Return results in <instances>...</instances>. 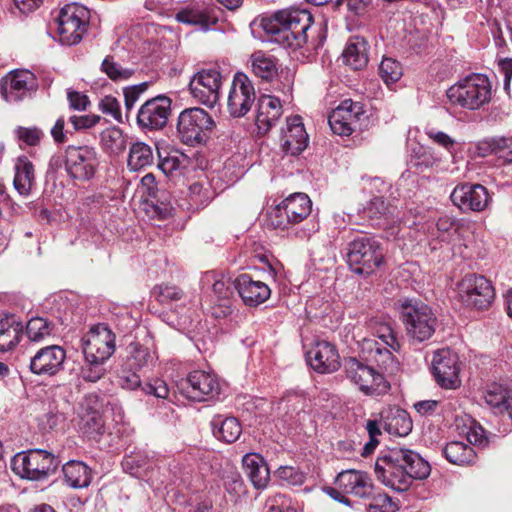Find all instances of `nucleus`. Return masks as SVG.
Instances as JSON below:
<instances>
[{
  "label": "nucleus",
  "instance_id": "f257e3e1",
  "mask_svg": "<svg viewBox=\"0 0 512 512\" xmlns=\"http://www.w3.org/2000/svg\"><path fill=\"white\" fill-rule=\"evenodd\" d=\"M374 470L377 479L385 486L397 492H405L414 479H426L430 475L431 467L418 453L395 447L377 458Z\"/></svg>",
  "mask_w": 512,
  "mask_h": 512
},
{
  "label": "nucleus",
  "instance_id": "f03ea898",
  "mask_svg": "<svg viewBox=\"0 0 512 512\" xmlns=\"http://www.w3.org/2000/svg\"><path fill=\"white\" fill-rule=\"evenodd\" d=\"M312 22L313 17L310 11L305 8L291 7L276 12L270 18H263L261 26L270 35V42L297 49L307 42V31Z\"/></svg>",
  "mask_w": 512,
  "mask_h": 512
},
{
  "label": "nucleus",
  "instance_id": "7ed1b4c3",
  "mask_svg": "<svg viewBox=\"0 0 512 512\" xmlns=\"http://www.w3.org/2000/svg\"><path fill=\"white\" fill-rule=\"evenodd\" d=\"M85 362L81 377L87 382H97L105 373L104 363L115 350V336L104 324L93 326L81 339Z\"/></svg>",
  "mask_w": 512,
  "mask_h": 512
},
{
  "label": "nucleus",
  "instance_id": "20e7f679",
  "mask_svg": "<svg viewBox=\"0 0 512 512\" xmlns=\"http://www.w3.org/2000/svg\"><path fill=\"white\" fill-rule=\"evenodd\" d=\"M406 335L413 344L428 341L434 335L438 319L432 308L419 299L401 298L395 303Z\"/></svg>",
  "mask_w": 512,
  "mask_h": 512
},
{
  "label": "nucleus",
  "instance_id": "39448f33",
  "mask_svg": "<svg viewBox=\"0 0 512 512\" xmlns=\"http://www.w3.org/2000/svg\"><path fill=\"white\" fill-rule=\"evenodd\" d=\"M447 99L452 106L478 110L492 99V84L487 75L472 73L448 88Z\"/></svg>",
  "mask_w": 512,
  "mask_h": 512
},
{
  "label": "nucleus",
  "instance_id": "423d86ee",
  "mask_svg": "<svg viewBox=\"0 0 512 512\" xmlns=\"http://www.w3.org/2000/svg\"><path fill=\"white\" fill-rule=\"evenodd\" d=\"M346 259L354 273L367 277L384 263V250L374 236L361 234L348 242Z\"/></svg>",
  "mask_w": 512,
  "mask_h": 512
},
{
  "label": "nucleus",
  "instance_id": "0eeeda50",
  "mask_svg": "<svg viewBox=\"0 0 512 512\" xmlns=\"http://www.w3.org/2000/svg\"><path fill=\"white\" fill-rule=\"evenodd\" d=\"M60 461L52 453L43 449H29L13 456L11 468L22 479L41 481L52 475Z\"/></svg>",
  "mask_w": 512,
  "mask_h": 512
},
{
  "label": "nucleus",
  "instance_id": "6e6552de",
  "mask_svg": "<svg viewBox=\"0 0 512 512\" xmlns=\"http://www.w3.org/2000/svg\"><path fill=\"white\" fill-rule=\"evenodd\" d=\"M137 181V187L131 198L133 211L138 218L165 219L170 215L171 207L169 204L160 202L158 197V188L155 176L148 173L142 178H134Z\"/></svg>",
  "mask_w": 512,
  "mask_h": 512
},
{
  "label": "nucleus",
  "instance_id": "1a4fd4ad",
  "mask_svg": "<svg viewBox=\"0 0 512 512\" xmlns=\"http://www.w3.org/2000/svg\"><path fill=\"white\" fill-rule=\"evenodd\" d=\"M312 201L305 193H293L277 204L268 214L274 229L288 230L310 215Z\"/></svg>",
  "mask_w": 512,
  "mask_h": 512
},
{
  "label": "nucleus",
  "instance_id": "9d476101",
  "mask_svg": "<svg viewBox=\"0 0 512 512\" xmlns=\"http://www.w3.org/2000/svg\"><path fill=\"white\" fill-rule=\"evenodd\" d=\"M131 347H133V351L130 357V370L135 369V371L130 375V390H141L147 395L166 399L169 395V388L165 381L154 379L142 386L141 377L145 376L146 372L150 370L149 360L152 359L148 349L134 343H130Z\"/></svg>",
  "mask_w": 512,
  "mask_h": 512
},
{
  "label": "nucleus",
  "instance_id": "9b49d317",
  "mask_svg": "<svg viewBox=\"0 0 512 512\" xmlns=\"http://www.w3.org/2000/svg\"><path fill=\"white\" fill-rule=\"evenodd\" d=\"M214 124L211 115L204 109L188 108L178 116L177 132L184 144L194 146L206 141Z\"/></svg>",
  "mask_w": 512,
  "mask_h": 512
},
{
  "label": "nucleus",
  "instance_id": "f8f14e48",
  "mask_svg": "<svg viewBox=\"0 0 512 512\" xmlns=\"http://www.w3.org/2000/svg\"><path fill=\"white\" fill-rule=\"evenodd\" d=\"M90 11L83 5L70 3L65 5L56 19L60 40L66 45L79 43L87 31Z\"/></svg>",
  "mask_w": 512,
  "mask_h": 512
},
{
  "label": "nucleus",
  "instance_id": "ddd939ff",
  "mask_svg": "<svg viewBox=\"0 0 512 512\" xmlns=\"http://www.w3.org/2000/svg\"><path fill=\"white\" fill-rule=\"evenodd\" d=\"M399 347V342L389 325H381L374 337L362 341V353L369 361L384 369L393 364L392 351H397Z\"/></svg>",
  "mask_w": 512,
  "mask_h": 512
},
{
  "label": "nucleus",
  "instance_id": "4468645a",
  "mask_svg": "<svg viewBox=\"0 0 512 512\" xmlns=\"http://www.w3.org/2000/svg\"><path fill=\"white\" fill-rule=\"evenodd\" d=\"M344 371L346 377L366 395L381 394L389 389V383L381 372L356 358L345 359Z\"/></svg>",
  "mask_w": 512,
  "mask_h": 512
},
{
  "label": "nucleus",
  "instance_id": "2eb2a0df",
  "mask_svg": "<svg viewBox=\"0 0 512 512\" xmlns=\"http://www.w3.org/2000/svg\"><path fill=\"white\" fill-rule=\"evenodd\" d=\"M460 370L459 356L453 350L441 348L433 353L431 373L442 389L456 390L461 386Z\"/></svg>",
  "mask_w": 512,
  "mask_h": 512
},
{
  "label": "nucleus",
  "instance_id": "dca6fc26",
  "mask_svg": "<svg viewBox=\"0 0 512 512\" xmlns=\"http://www.w3.org/2000/svg\"><path fill=\"white\" fill-rule=\"evenodd\" d=\"M180 394L193 401L214 399L220 393V384L215 374L203 370H195L177 382Z\"/></svg>",
  "mask_w": 512,
  "mask_h": 512
},
{
  "label": "nucleus",
  "instance_id": "f3484780",
  "mask_svg": "<svg viewBox=\"0 0 512 512\" xmlns=\"http://www.w3.org/2000/svg\"><path fill=\"white\" fill-rule=\"evenodd\" d=\"M223 76L216 68L202 69L189 82V91L198 103L213 108L220 99Z\"/></svg>",
  "mask_w": 512,
  "mask_h": 512
},
{
  "label": "nucleus",
  "instance_id": "a211bd4d",
  "mask_svg": "<svg viewBox=\"0 0 512 512\" xmlns=\"http://www.w3.org/2000/svg\"><path fill=\"white\" fill-rule=\"evenodd\" d=\"M494 288L482 275H467L459 284L460 301L467 307L486 309L494 299Z\"/></svg>",
  "mask_w": 512,
  "mask_h": 512
},
{
  "label": "nucleus",
  "instance_id": "6ab92c4d",
  "mask_svg": "<svg viewBox=\"0 0 512 512\" xmlns=\"http://www.w3.org/2000/svg\"><path fill=\"white\" fill-rule=\"evenodd\" d=\"M99 165L97 152L88 146H69L65 152V167L68 174L77 180L93 178Z\"/></svg>",
  "mask_w": 512,
  "mask_h": 512
},
{
  "label": "nucleus",
  "instance_id": "aec40b11",
  "mask_svg": "<svg viewBox=\"0 0 512 512\" xmlns=\"http://www.w3.org/2000/svg\"><path fill=\"white\" fill-rule=\"evenodd\" d=\"M364 114L361 102L345 99L330 113L328 123L334 134L349 136L360 129V121Z\"/></svg>",
  "mask_w": 512,
  "mask_h": 512
},
{
  "label": "nucleus",
  "instance_id": "412c9836",
  "mask_svg": "<svg viewBox=\"0 0 512 512\" xmlns=\"http://www.w3.org/2000/svg\"><path fill=\"white\" fill-rule=\"evenodd\" d=\"M172 100L166 95H158L147 100L138 110L136 123L142 130L164 128L171 114Z\"/></svg>",
  "mask_w": 512,
  "mask_h": 512
},
{
  "label": "nucleus",
  "instance_id": "4be33fe9",
  "mask_svg": "<svg viewBox=\"0 0 512 512\" xmlns=\"http://www.w3.org/2000/svg\"><path fill=\"white\" fill-rule=\"evenodd\" d=\"M255 89L249 77L241 72L234 75L228 100L227 109L234 118L245 116L255 101Z\"/></svg>",
  "mask_w": 512,
  "mask_h": 512
},
{
  "label": "nucleus",
  "instance_id": "5701e85b",
  "mask_svg": "<svg viewBox=\"0 0 512 512\" xmlns=\"http://www.w3.org/2000/svg\"><path fill=\"white\" fill-rule=\"evenodd\" d=\"M450 199L463 212H482L491 202V196L486 187L470 183L457 185L453 189Z\"/></svg>",
  "mask_w": 512,
  "mask_h": 512
},
{
  "label": "nucleus",
  "instance_id": "b1692460",
  "mask_svg": "<svg viewBox=\"0 0 512 512\" xmlns=\"http://www.w3.org/2000/svg\"><path fill=\"white\" fill-rule=\"evenodd\" d=\"M66 351L59 345L42 347L30 358V371L42 377L57 375L64 368Z\"/></svg>",
  "mask_w": 512,
  "mask_h": 512
},
{
  "label": "nucleus",
  "instance_id": "393cba45",
  "mask_svg": "<svg viewBox=\"0 0 512 512\" xmlns=\"http://www.w3.org/2000/svg\"><path fill=\"white\" fill-rule=\"evenodd\" d=\"M37 87L33 73L28 70L10 72L1 82V94L7 102H19Z\"/></svg>",
  "mask_w": 512,
  "mask_h": 512
},
{
  "label": "nucleus",
  "instance_id": "a878e982",
  "mask_svg": "<svg viewBox=\"0 0 512 512\" xmlns=\"http://www.w3.org/2000/svg\"><path fill=\"white\" fill-rule=\"evenodd\" d=\"M306 360L313 370L321 374L333 373L341 366L335 345L325 340L315 342L306 352Z\"/></svg>",
  "mask_w": 512,
  "mask_h": 512
},
{
  "label": "nucleus",
  "instance_id": "bb28decb",
  "mask_svg": "<svg viewBox=\"0 0 512 512\" xmlns=\"http://www.w3.org/2000/svg\"><path fill=\"white\" fill-rule=\"evenodd\" d=\"M222 11L215 5L191 6L176 13V20L183 24L193 25L202 31L215 26Z\"/></svg>",
  "mask_w": 512,
  "mask_h": 512
},
{
  "label": "nucleus",
  "instance_id": "cd10ccee",
  "mask_svg": "<svg viewBox=\"0 0 512 512\" xmlns=\"http://www.w3.org/2000/svg\"><path fill=\"white\" fill-rule=\"evenodd\" d=\"M335 485L345 494L362 499L372 495L374 486L371 477L366 472L354 469L340 472L335 479Z\"/></svg>",
  "mask_w": 512,
  "mask_h": 512
},
{
  "label": "nucleus",
  "instance_id": "c85d7f7f",
  "mask_svg": "<svg viewBox=\"0 0 512 512\" xmlns=\"http://www.w3.org/2000/svg\"><path fill=\"white\" fill-rule=\"evenodd\" d=\"M234 288L244 304L250 307L259 306L268 300L271 295V289L266 283L254 280L251 275L246 273L236 277Z\"/></svg>",
  "mask_w": 512,
  "mask_h": 512
},
{
  "label": "nucleus",
  "instance_id": "c756f323",
  "mask_svg": "<svg viewBox=\"0 0 512 512\" xmlns=\"http://www.w3.org/2000/svg\"><path fill=\"white\" fill-rule=\"evenodd\" d=\"M99 407L96 395H89L81 404L78 427L86 437L91 439H96L104 430V421Z\"/></svg>",
  "mask_w": 512,
  "mask_h": 512
},
{
  "label": "nucleus",
  "instance_id": "7c9ffc66",
  "mask_svg": "<svg viewBox=\"0 0 512 512\" xmlns=\"http://www.w3.org/2000/svg\"><path fill=\"white\" fill-rule=\"evenodd\" d=\"M280 141L281 149L287 155L296 156L306 149L309 137L300 116L287 119V128L282 132Z\"/></svg>",
  "mask_w": 512,
  "mask_h": 512
},
{
  "label": "nucleus",
  "instance_id": "2f4dec72",
  "mask_svg": "<svg viewBox=\"0 0 512 512\" xmlns=\"http://www.w3.org/2000/svg\"><path fill=\"white\" fill-rule=\"evenodd\" d=\"M282 112V104L279 98L272 95L260 96L255 120L259 132H268L277 123Z\"/></svg>",
  "mask_w": 512,
  "mask_h": 512
},
{
  "label": "nucleus",
  "instance_id": "473e14b6",
  "mask_svg": "<svg viewBox=\"0 0 512 512\" xmlns=\"http://www.w3.org/2000/svg\"><path fill=\"white\" fill-rule=\"evenodd\" d=\"M380 415L383 428L390 435L404 437L412 431L413 423L406 410L392 407L383 410Z\"/></svg>",
  "mask_w": 512,
  "mask_h": 512
},
{
  "label": "nucleus",
  "instance_id": "72a5a7b5",
  "mask_svg": "<svg viewBox=\"0 0 512 512\" xmlns=\"http://www.w3.org/2000/svg\"><path fill=\"white\" fill-rule=\"evenodd\" d=\"M243 469L256 489H263L270 480V470L258 453H247L242 458Z\"/></svg>",
  "mask_w": 512,
  "mask_h": 512
},
{
  "label": "nucleus",
  "instance_id": "f704fd0d",
  "mask_svg": "<svg viewBox=\"0 0 512 512\" xmlns=\"http://www.w3.org/2000/svg\"><path fill=\"white\" fill-rule=\"evenodd\" d=\"M252 74L264 81L270 82L278 75V60L271 54L258 50L253 52L249 58Z\"/></svg>",
  "mask_w": 512,
  "mask_h": 512
},
{
  "label": "nucleus",
  "instance_id": "c9c22d12",
  "mask_svg": "<svg viewBox=\"0 0 512 512\" xmlns=\"http://www.w3.org/2000/svg\"><path fill=\"white\" fill-rule=\"evenodd\" d=\"M13 185L21 196H28L35 185L34 165L26 156L15 160Z\"/></svg>",
  "mask_w": 512,
  "mask_h": 512
},
{
  "label": "nucleus",
  "instance_id": "e433bc0d",
  "mask_svg": "<svg viewBox=\"0 0 512 512\" xmlns=\"http://www.w3.org/2000/svg\"><path fill=\"white\" fill-rule=\"evenodd\" d=\"M343 62L353 70H361L368 63V43L359 36L349 39L342 52Z\"/></svg>",
  "mask_w": 512,
  "mask_h": 512
},
{
  "label": "nucleus",
  "instance_id": "4c0bfd02",
  "mask_svg": "<svg viewBox=\"0 0 512 512\" xmlns=\"http://www.w3.org/2000/svg\"><path fill=\"white\" fill-rule=\"evenodd\" d=\"M363 218L373 227H387L395 222L393 211L382 197H374L363 208Z\"/></svg>",
  "mask_w": 512,
  "mask_h": 512
},
{
  "label": "nucleus",
  "instance_id": "58836bf2",
  "mask_svg": "<svg viewBox=\"0 0 512 512\" xmlns=\"http://www.w3.org/2000/svg\"><path fill=\"white\" fill-rule=\"evenodd\" d=\"M210 424L213 435L226 443L235 442L242 433L240 422L232 416L215 415Z\"/></svg>",
  "mask_w": 512,
  "mask_h": 512
},
{
  "label": "nucleus",
  "instance_id": "ea45409f",
  "mask_svg": "<svg viewBox=\"0 0 512 512\" xmlns=\"http://www.w3.org/2000/svg\"><path fill=\"white\" fill-rule=\"evenodd\" d=\"M23 325L14 316L0 319V351L13 349L20 341Z\"/></svg>",
  "mask_w": 512,
  "mask_h": 512
},
{
  "label": "nucleus",
  "instance_id": "a19ab883",
  "mask_svg": "<svg viewBox=\"0 0 512 512\" xmlns=\"http://www.w3.org/2000/svg\"><path fill=\"white\" fill-rule=\"evenodd\" d=\"M66 483L72 488H84L91 482V470L81 461H69L62 468Z\"/></svg>",
  "mask_w": 512,
  "mask_h": 512
},
{
  "label": "nucleus",
  "instance_id": "79ce46f5",
  "mask_svg": "<svg viewBox=\"0 0 512 512\" xmlns=\"http://www.w3.org/2000/svg\"><path fill=\"white\" fill-rule=\"evenodd\" d=\"M442 452L450 463L460 466L471 464L476 458L474 449L461 441L447 443Z\"/></svg>",
  "mask_w": 512,
  "mask_h": 512
},
{
  "label": "nucleus",
  "instance_id": "37998d69",
  "mask_svg": "<svg viewBox=\"0 0 512 512\" xmlns=\"http://www.w3.org/2000/svg\"><path fill=\"white\" fill-rule=\"evenodd\" d=\"M130 476L143 479L150 485H154L156 473L154 463L146 454L140 452L130 455Z\"/></svg>",
  "mask_w": 512,
  "mask_h": 512
},
{
  "label": "nucleus",
  "instance_id": "c03bdc74",
  "mask_svg": "<svg viewBox=\"0 0 512 512\" xmlns=\"http://www.w3.org/2000/svg\"><path fill=\"white\" fill-rule=\"evenodd\" d=\"M511 387H506L499 383L489 384L484 393L483 398L485 403L494 409L496 413L503 414V409L510 394Z\"/></svg>",
  "mask_w": 512,
  "mask_h": 512
},
{
  "label": "nucleus",
  "instance_id": "a18cd8bd",
  "mask_svg": "<svg viewBox=\"0 0 512 512\" xmlns=\"http://www.w3.org/2000/svg\"><path fill=\"white\" fill-rule=\"evenodd\" d=\"M151 146L144 142L133 143L130 147V169L139 170L153 163Z\"/></svg>",
  "mask_w": 512,
  "mask_h": 512
},
{
  "label": "nucleus",
  "instance_id": "49530a36",
  "mask_svg": "<svg viewBox=\"0 0 512 512\" xmlns=\"http://www.w3.org/2000/svg\"><path fill=\"white\" fill-rule=\"evenodd\" d=\"M53 330V323L43 317H33L26 325V335L33 342H40L51 336Z\"/></svg>",
  "mask_w": 512,
  "mask_h": 512
},
{
  "label": "nucleus",
  "instance_id": "de8ad7c7",
  "mask_svg": "<svg viewBox=\"0 0 512 512\" xmlns=\"http://www.w3.org/2000/svg\"><path fill=\"white\" fill-rule=\"evenodd\" d=\"M372 495L365 497L370 502L365 506L366 512H395L398 507L392 498L373 486Z\"/></svg>",
  "mask_w": 512,
  "mask_h": 512
},
{
  "label": "nucleus",
  "instance_id": "09e8293b",
  "mask_svg": "<svg viewBox=\"0 0 512 512\" xmlns=\"http://www.w3.org/2000/svg\"><path fill=\"white\" fill-rule=\"evenodd\" d=\"M379 75L386 85L396 83L403 75V69L397 60L384 57L379 65Z\"/></svg>",
  "mask_w": 512,
  "mask_h": 512
},
{
  "label": "nucleus",
  "instance_id": "8fccbe9b",
  "mask_svg": "<svg viewBox=\"0 0 512 512\" xmlns=\"http://www.w3.org/2000/svg\"><path fill=\"white\" fill-rule=\"evenodd\" d=\"M104 147L113 154L121 153L126 148V137L118 127H112L102 133Z\"/></svg>",
  "mask_w": 512,
  "mask_h": 512
},
{
  "label": "nucleus",
  "instance_id": "3c124183",
  "mask_svg": "<svg viewBox=\"0 0 512 512\" xmlns=\"http://www.w3.org/2000/svg\"><path fill=\"white\" fill-rule=\"evenodd\" d=\"M410 163L412 167L420 172H424L427 169L438 166L440 159L432 151L420 147L418 150H414Z\"/></svg>",
  "mask_w": 512,
  "mask_h": 512
},
{
  "label": "nucleus",
  "instance_id": "603ef678",
  "mask_svg": "<svg viewBox=\"0 0 512 512\" xmlns=\"http://www.w3.org/2000/svg\"><path fill=\"white\" fill-rule=\"evenodd\" d=\"M151 294L163 305H170L172 302L179 301L183 296L182 290L178 287L164 284L156 285Z\"/></svg>",
  "mask_w": 512,
  "mask_h": 512
},
{
  "label": "nucleus",
  "instance_id": "864d4df0",
  "mask_svg": "<svg viewBox=\"0 0 512 512\" xmlns=\"http://www.w3.org/2000/svg\"><path fill=\"white\" fill-rule=\"evenodd\" d=\"M282 485L300 486L305 481V474L294 466H281L275 472Z\"/></svg>",
  "mask_w": 512,
  "mask_h": 512
},
{
  "label": "nucleus",
  "instance_id": "5fc2aeb1",
  "mask_svg": "<svg viewBox=\"0 0 512 512\" xmlns=\"http://www.w3.org/2000/svg\"><path fill=\"white\" fill-rule=\"evenodd\" d=\"M266 508L267 512H299L292 499L280 493L268 497Z\"/></svg>",
  "mask_w": 512,
  "mask_h": 512
},
{
  "label": "nucleus",
  "instance_id": "6e6d98bb",
  "mask_svg": "<svg viewBox=\"0 0 512 512\" xmlns=\"http://www.w3.org/2000/svg\"><path fill=\"white\" fill-rule=\"evenodd\" d=\"M14 133L20 146H22V144L36 146L44 136L43 132L37 127L28 128L19 126L15 129Z\"/></svg>",
  "mask_w": 512,
  "mask_h": 512
},
{
  "label": "nucleus",
  "instance_id": "4d7b16f0",
  "mask_svg": "<svg viewBox=\"0 0 512 512\" xmlns=\"http://www.w3.org/2000/svg\"><path fill=\"white\" fill-rule=\"evenodd\" d=\"M101 70L113 81L128 78V71L116 63L112 57H106L102 64Z\"/></svg>",
  "mask_w": 512,
  "mask_h": 512
},
{
  "label": "nucleus",
  "instance_id": "13d9d810",
  "mask_svg": "<svg viewBox=\"0 0 512 512\" xmlns=\"http://www.w3.org/2000/svg\"><path fill=\"white\" fill-rule=\"evenodd\" d=\"M158 156V168L164 174L169 175L180 169L182 160L176 153H167L165 156H163L162 153L158 151Z\"/></svg>",
  "mask_w": 512,
  "mask_h": 512
},
{
  "label": "nucleus",
  "instance_id": "bf43d9fd",
  "mask_svg": "<svg viewBox=\"0 0 512 512\" xmlns=\"http://www.w3.org/2000/svg\"><path fill=\"white\" fill-rule=\"evenodd\" d=\"M234 287V281L230 278L222 276L220 279H216L212 285L214 294L218 297L219 301H228L230 296L233 294L232 288Z\"/></svg>",
  "mask_w": 512,
  "mask_h": 512
},
{
  "label": "nucleus",
  "instance_id": "052dcab7",
  "mask_svg": "<svg viewBox=\"0 0 512 512\" xmlns=\"http://www.w3.org/2000/svg\"><path fill=\"white\" fill-rule=\"evenodd\" d=\"M506 23L507 22L503 24L500 20L497 19L488 21L489 29L493 36L495 45L499 49L505 48L507 46L505 38V31L507 32L505 27Z\"/></svg>",
  "mask_w": 512,
  "mask_h": 512
},
{
  "label": "nucleus",
  "instance_id": "680f3d73",
  "mask_svg": "<svg viewBox=\"0 0 512 512\" xmlns=\"http://www.w3.org/2000/svg\"><path fill=\"white\" fill-rule=\"evenodd\" d=\"M99 108L104 114L112 116L116 121H122L120 105L116 98L112 96H105L100 101Z\"/></svg>",
  "mask_w": 512,
  "mask_h": 512
},
{
  "label": "nucleus",
  "instance_id": "e2e57ef3",
  "mask_svg": "<svg viewBox=\"0 0 512 512\" xmlns=\"http://www.w3.org/2000/svg\"><path fill=\"white\" fill-rule=\"evenodd\" d=\"M425 134L431 139L434 143L442 146L448 151H452L455 145L454 139H452L448 134L442 131H437L434 128H429L425 130Z\"/></svg>",
  "mask_w": 512,
  "mask_h": 512
},
{
  "label": "nucleus",
  "instance_id": "0e129e2a",
  "mask_svg": "<svg viewBox=\"0 0 512 512\" xmlns=\"http://www.w3.org/2000/svg\"><path fill=\"white\" fill-rule=\"evenodd\" d=\"M189 194L191 201L195 204H206L210 199L209 188L204 187L203 184L195 182L189 187Z\"/></svg>",
  "mask_w": 512,
  "mask_h": 512
},
{
  "label": "nucleus",
  "instance_id": "69168bd1",
  "mask_svg": "<svg viewBox=\"0 0 512 512\" xmlns=\"http://www.w3.org/2000/svg\"><path fill=\"white\" fill-rule=\"evenodd\" d=\"M372 0H336V6L346 4L348 11L356 16L364 15Z\"/></svg>",
  "mask_w": 512,
  "mask_h": 512
},
{
  "label": "nucleus",
  "instance_id": "338daca9",
  "mask_svg": "<svg viewBox=\"0 0 512 512\" xmlns=\"http://www.w3.org/2000/svg\"><path fill=\"white\" fill-rule=\"evenodd\" d=\"M70 122L73 125L74 130H83L88 129L95 126L100 121V116L98 115H81V116H71Z\"/></svg>",
  "mask_w": 512,
  "mask_h": 512
},
{
  "label": "nucleus",
  "instance_id": "774afa93",
  "mask_svg": "<svg viewBox=\"0 0 512 512\" xmlns=\"http://www.w3.org/2000/svg\"><path fill=\"white\" fill-rule=\"evenodd\" d=\"M67 98L72 109L84 111L88 107L90 101L85 94L77 91H68Z\"/></svg>",
  "mask_w": 512,
  "mask_h": 512
}]
</instances>
